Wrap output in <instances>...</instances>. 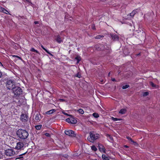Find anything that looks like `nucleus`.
I'll return each instance as SVG.
<instances>
[{
  "label": "nucleus",
  "instance_id": "obj_28",
  "mask_svg": "<svg viewBox=\"0 0 160 160\" xmlns=\"http://www.w3.org/2000/svg\"><path fill=\"white\" fill-rule=\"evenodd\" d=\"M91 148L92 150H93L94 151H96L97 150L95 146H92L91 147Z\"/></svg>",
  "mask_w": 160,
  "mask_h": 160
},
{
  "label": "nucleus",
  "instance_id": "obj_20",
  "mask_svg": "<svg viewBox=\"0 0 160 160\" xmlns=\"http://www.w3.org/2000/svg\"><path fill=\"white\" fill-rule=\"evenodd\" d=\"M41 46V47L43 48V49L47 53H48L50 55L52 56V55L51 53L47 50L42 45Z\"/></svg>",
  "mask_w": 160,
  "mask_h": 160
},
{
  "label": "nucleus",
  "instance_id": "obj_38",
  "mask_svg": "<svg viewBox=\"0 0 160 160\" xmlns=\"http://www.w3.org/2000/svg\"><path fill=\"white\" fill-rule=\"evenodd\" d=\"M62 113L64 114L65 115H66L67 116H69L68 114H67V113H66V112H62Z\"/></svg>",
  "mask_w": 160,
  "mask_h": 160
},
{
  "label": "nucleus",
  "instance_id": "obj_3",
  "mask_svg": "<svg viewBox=\"0 0 160 160\" xmlns=\"http://www.w3.org/2000/svg\"><path fill=\"white\" fill-rule=\"evenodd\" d=\"M15 82L14 81L9 80L6 83V86L7 88L9 90H13V88L15 86Z\"/></svg>",
  "mask_w": 160,
  "mask_h": 160
},
{
  "label": "nucleus",
  "instance_id": "obj_23",
  "mask_svg": "<svg viewBox=\"0 0 160 160\" xmlns=\"http://www.w3.org/2000/svg\"><path fill=\"white\" fill-rule=\"evenodd\" d=\"M42 125H37L35 126V128L36 129L39 130L41 128Z\"/></svg>",
  "mask_w": 160,
  "mask_h": 160
},
{
  "label": "nucleus",
  "instance_id": "obj_36",
  "mask_svg": "<svg viewBox=\"0 0 160 160\" xmlns=\"http://www.w3.org/2000/svg\"><path fill=\"white\" fill-rule=\"evenodd\" d=\"M127 138L128 140H129V141H131V142H132V141H133V140L132 139V138H130L129 137H127Z\"/></svg>",
  "mask_w": 160,
  "mask_h": 160
},
{
  "label": "nucleus",
  "instance_id": "obj_49",
  "mask_svg": "<svg viewBox=\"0 0 160 160\" xmlns=\"http://www.w3.org/2000/svg\"><path fill=\"white\" fill-rule=\"evenodd\" d=\"M124 147H126V148H127V147H128L127 146V145H125V146H124Z\"/></svg>",
  "mask_w": 160,
  "mask_h": 160
},
{
  "label": "nucleus",
  "instance_id": "obj_43",
  "mask_svg": "<svg viewBox=\"0 0 160 160\" xmlns=\"http://www.w3.org/2000/svg\"><path fill=\"white\" fill-rule=\"evenodd\" d=\"M112 81H113V82H114V81H116V80H115V78H112Z\"/></svg>",
  "mask_w": 160,
  "mask_h": 160
},
{
  "label": "nucleus",
  "instance_id": "obj_27",
  "mask_svg": "<svg viewBox=\"0 0 160 160\" xmlns=\"http://www.w3.org/2000/svg\"><path fill=\"white\" fill-rule=\"evenodd\" d=\"M129 87V85H126L123 86L122 87V88L123 89H125Z\"/></svg>",
  "mask_w": 160,
  "mask_h": 160
},
{
  "label": "nucleus",
  "instance_id": "obj_1",
  "mask_svg": "<svg viewBox=\"0 0 160 160\" xmlns=\"http://www.w3.org/2000/svg\"><path fill=\"white\" fill-rule=\"evenodd\" d=\"M17 134L20 138L23 140L27 138L29 135L28 132L23 129H19L17 131Z\"/></svg>",
  "mask_w": 160,
  "mask_h": 160
},
{
  "label": "nucleus",
  "instance_id": "obj_45",
  "mask_svg": "<svg viewBox=\"0 0 160 160\" xmlns=\"http://www.w3.org/2000/svg\"><path fill=\"white\" fill-rule=\"evenodd\" d=\"M60 101H64V100L63 99H60Z\"/></svg>",
  "mask_w": 160,
  "mask_h": 160
},
{
  "label": "nucleus",
  "instance_id": "obj_8",
  "mask_svg": "<svg viewBox=\"0 0 160 160\" xmlns=\"http://www.w3.org/2000/svg\"><path fill=\"white\" fill-rule=\"evenodd\" d=\"M28 117L26 114H22L21 116V120L22 122H25L28 120Z\"/></svg>",
  "mask_w": 160,
  "mask_h": 160
},
{
  "label": "nucleus",
  "instance_id": "obj_22",
  "mask_svg": "<svg viewBox=\"0 0 160 160\" xmlns=\"http://www.w3.org/2000/svg\"><path fill=\"white\" fill-rule=\"evenodd\" d=\"M103 37V36L102 35H98L95 37V38L97 39H100Z\"/></svg>",
  "mask_w": 160,
  "mask_h": 160
},
{
  "label": "nucleus",
  "instance_id": "obj_41",
  "mask_svg": "<svg viewBox=\"0 0 160 160\" xmlns=\"http://www.w3.org/2000/svg\"><path fill=\"white\" fill-rule=\"evenodd\" d=\"M26 153V152H25V153H23L21 155L19 156V157L18 158H21L22 157H21V156L22 155H24Z\"/></svg>",
  "mask_w": 160,
  "mask_h": 160
},
{
  "label": "nucleus",
  "instance_id": "obj_39",
  "mask_svg": "<svg viewBox=\"0 0 160 160\" xmlns=\"http://www.w3.org/2000/svg\"><path fill=\"white\" fill-rule=\"evenodd\" d=\"M45 135L46 136H48V137H49L50 136L49 134L48 133H45Z\"/></svg>",
  "mask_w": 160,
  "mask_h": 160
},
{
  "label": "nucleus",
  "instance_id": "obj_10",
  "mask_svg": "<svg viewBox=\"0 0 160 160\" xmlns=\"http://www.w3.org/2000/svg\"><path fill=\"white\" fill-rule=\"evenodd\" d=\"M34 119L37 122H39L40 121L41 118V116L39 113H37L35 115Z\"/></svg>",
  "mask_w": 160,
  "mask_h": 160
},
{
  "label": "nucleus",
  "instance_id": "obj_44",
  "mask_svg": "<svg viewBox=\"0 0 160 160\" xmlns=\"http://www.w3.org/2000/svg\"><path fill=\"white\" fill-rule=\"evenodd\" d=\"M34 23L35 24H37L38 23V21H35Z\"/></svg>",
  "mask_w": 160,
  "mask_h": 160
},
{
  "label": "nucleus",
  "instance_id": "obj_9",
  "mask_svg": "<svg viewBox=\"0 0 160 160\" xmlns=\"http://www.w3.org/2000/svg\"><path fill=\"white\" fill-rule=\"evenodd\" d=\"M23 146L24 144L22 142H19L17 143L15 148L17 149H22L23 147Z\"/></svg>",
  "mask_w": 160,
  "mask_h": 160
},
{
  "label": "nucleus",
  "instance_id": "obj_15",
  "mask_svg": "<svg viewBox=\"0 0 160 160\" xmlns=\"http://www.w3.org/2000/svg\"><path fill=\"white\" fill-rule=\"evenodd\" d=\"M102 158L103 160H109V158L107 155L103 154L102 156Z\"/></svg>",
  "mask_w": 160,
  "mask_h": 160
},
{
  "label": "nucleus",
  "instance_id": "obj_30",
  "mask_svg": "<svg viewBox=\"0 0 160 160\" xmlns=\"http://www.w3.org/2000/svg\"><path fill=\"white\" fill-rule=\"evenodd\" d=\"M3 11H2V12L5 13H6L7 14H8V13H9V12H8V11H7L4 8H3Z\"/></svg>",
  "mask_w": 160,
  "mask_h": 160
},
{
  "label": "nucleus",
  "instance_id": "obj_11",
  "mask_svg": "<svg viewBox=\"0 0 160 160\" xmlns=\"http://www.w3.org/2000/svg\"><path fill=\"white\" fill-rule=\"evenodd\" d=\"M55 40L58 43H60L62 42V39L60 38L59 35L56 36Z\"/></svg>",
  "mask_w": 160,
  "mask_h": 160
},
{
  "label": "nucleus",
  "instance_id": "obj_5",
  "mask_svg": "<svg viewBox=\"0 0 160 160\" xmlns=\"http://www.w3.org/2000/svg\"><path fill=\"white\" fill-rule=\"evenodd\" d=\"M5 154L7 156H14L15 153L13 149H10L5 150Z\"/></svg>",
  "mask_w": 160,
  "mask_h": 160
},
{
  "label": "nucleus",
  "instance_id": "obj_29",
  "mask_svg": "<svg viewBox=\"0 0 160 160\" xmlns=\"http://www.w3.org/2000/svg\"><path fill=\"white\" fill-rule=\"evenodd\" d=\"M3 11H2V12L5 13H6L7 14H8V13H9V12H8V11H7L4 8H3Z\"/></svg>",
  "mask_w": 160,
  "mask_h": 160
},
{
  "label": "nucleus",
  "instance_id": "obj_19",
  "mask_svg": "<svg viewBox=\"0 0 160 160\" xmlns=\"http://www.w3.org/2000/svg\"><path fill=\"white\" fill-rule=\"evenodd\" d=\"M126 111L125 109H122L119 111V113L122 114H124L126 112Z\"/></svg>",
  "mask_w": 160,
  "mask_h": 160
},
{
  "label": "nucleus",
  "instance_id": "obj_2",
  "mask_svg": "<svg viewBox=\"0 0 160 160\" xmlns=\"http://www.w3.org/2000/svg\"><path fill=\"white\" fill-rule=\"evenodd\" d=\"M99 137V134L95 133L93 132H91L90 133V135L88 138V140L91 142H93L95 140L98 139Z\"/></svg>",
  "mask_w": 160,
  "mask_h": 160
},
{
  "label": "nucleus",
  "instance_id": "obj_16",
  "mask_svg": "<svg viewBox=\"0 0 160 160\" xmlns=\"http://www.w3.org/2000/svg\"><path fill=\"white\" fill-rule=\"evenodd\" d=\"M106 136L107 138V139L108 140H110L111 141H113V138H112V137L111 135H110L109 134H107L106 135Z\"/></svg>",
  "mask_w": 160,
  "mask_h": 160
},
{
  "label": "nucleus",
  "instance_id": "obj_48",
  "mask_svg": "<svg viewBox=\"0 0 160 160\" xmlns=\"http://www.w3.org/2000/svg\"><path fill=\"white\" fill-rule=\"evenodd\" d=\"M110 72H109L108 74V76H109L110 75Z\"/></svg>",
  "mask_w": 160,
  "mask_h": 160
},
{
  "label": "nucleus",
  "instance_id": "obj_32",
  "mask_svg": "<svg viewBox=\"0 0 160 160\" xmlns=\"http://www.w3.org/2000/svg\"><path fill=\"white\" fill-rule=\"evenodd\" d=\"M131 142H132V144H133L134 145L136 146H137L138 145V143L136 142H134L133 140Z\"/></svg>",
  "mask_w": 160,
  "mask_h": 160
},
{
  "label": "nucleus",
  "instance_id": "obj_35",
  "mask_svg": "<svg viewBox=\"0 0 160 160\" xmlns=\"http://www.w3.org/2000/svg\"><path fill=\"white\" fill-rule=\"evenodd\" d=\"M13 57H16V58H18V59L22 60V58L18 56H16V55H13Z\"/></svg>",
  "mask_w": 160,
  "mask_h": 160
},
{
  "label": "nucleus",
  "instance_id": "obj_47",
  "mask_svg": "<svg viewBox=\"0 0 160 160\" xmlns=\"http://www.w3.org/2000/svg\"><path fill=\"white\" fill-rule=\"evenodd\" d=\"M28 2H30V0H26Z\"/></svg>",
  "mask_w": 160,
  "mask_h": 160
},
{
  "label": "nucleus",
  "instance_id": "obj_21",
  "mask_svg": "<svg viewBox=\"0 0 160 160\" xmlns=\"http://www.w3.org/2000/svg\"><path fill=\"white\" fill-rule=\"evenodd\" d=\"M77 111L80 113L81 114H83L84 113V112L82 109H79L77 110Z\"/></svg>",
  "mask_w": 160,
  "mask_h": 160
},
{
  "label": "nucleus",
  "instance_id": "obj_40",
  "mask_svg": "<svg viewBox=\"0 0 160 160\" xmlns=\"http://www.w3.org/2000/svg\"><path fill=\"white\" fill-rule=\"evenodd\" d=\"M3 8L1 7H0V12H2V11H3Z\"/></svg>",
  "mask_w": 160,
  "mask_h": 160
},
{
  "label": "nucleus",
  "instance_id": "obj_12",
  "mask_svg": "<svg viewBox=\"0 0 160 160\" xmlns=\"http://www.w3.org/2000/svg\"><path fill=\"white\" fill-rule=\"evenodd\" d=\"M111 36L112 39L114 41H117L119 37L116 34H111Z\"/></svg>",
  "mask_w": 160,
  "mask_h": 160
},
{
  "label": "nucleus",
  "instance_id": "obj_25",
  "mask_svg": "<svg viewBox=\"0 0 160 160\" xmlns=\"http://www.w3.org/2000/svg\"><path fill=\"white\" fill-rule=\"evenodd\" d=\"M112 120L114 121H117L118 120H121V119H118L117 118H115L114 117H112Z\"/></svg>",
  "mask_w": 160,
  "mask_h": 160
},
{
  "label": "nucleus",
  "instance_id": "obj_33",
  "mask_svg": "<svg viewBox=\"0 0 160 160\" xmlns=\"http://www.w3.org/2000/svg\"><path fill=\"white\" fill-rule=\"evenodd\" d=\"M31 51L32 52H36L37 53H38V52L35 49H34V48H32L31 49Z\"/></svg>",
  "mask_w": 160,
  "mask_h": 160
},
{
  "label": "nucleus",
  "instance_id": "obj_34",
  "mask_svg": "<svg viewBox=\"0 0 160 160\" xmlns=\"http://www.w3.org/2000/svg\"><path fill=\"white\" fill-rule=\"evenodd\" d=\"M75 59L77 60V63H78L80 60V58L78 57H77L75 58Z\"/></svg>",
  "mask_w": 160,
  "mask_h": 160
},
{
  "label": "nucleus",
  "instance_id": "obj_31",
  "mask_svg": "<svg viewBox=\"0 0 160 160\" xmlns=\"http://www.w3.org/2000/svg\"><path fill=\"white\" fill-rule=\"evenodd\" d=\"M3 11H2V12L5 13H6L7 14H8V13H9V12H8V11H7L4 8H3Z\"/></svg>",
  "mask_w": 160,
  "mask_h": 160
},
{
  "label": "nucleus",
  "instance_id": "obj_13",
  "mask_svg": "<svg viewBox=\"0 0 160 160\" xmlns=\"http://www.w3.org/2000/svg\"><path fill=\"white\" fill-rule=\"evenodd\" d=\"M99 148L101 152H105V149L104 147L101 144L98 145Z\"/></svg>",
  "mask_w": 160,
  "mask_h": 160
},
{
  "label": "nucleus",
  "instance_id": "obj_46",
  "mask_svg": "<svg viewBox=\"0 0 160 160\" xmlns=\"http://www.w3.org/2000/svg\"><path fill=\"white\" fill-rule=\"evenodd\" d=\"M98 45H96L95 46V47L96 48V49H97V48H98Z\"/></svg>",
  "mask_w": 160,
  "mask_h": 160
},
{
  "label": "nucleus",
  "instance_id": "obj_42",
  "mask_svg": "<svg viewBox=\"0 0 160 160\" xmlns=\"http://www.w3.org/2000/svg\"><path fill=\"white\" fill-rule=\"evenodd\" d=\"M2 72L0 71V78L2 77Z\"/></svg>",
  "mask_w": 160,
  "mask_h": 160
},
{
  "label": "nucleus",
  "instance_id": "obj_24",
  "mask_svg": "<svg viewBox=\"0 0 160 160\" xmlns=\"http://www.w3.org/2000/svg\"><path fill=\"white\" fill-rule=\"evenodd\" d=\"M92 115L93 117L95 118H98L99 117L98 114L96 113H94L92 114Z\"/></svg>",
  "mask_w": 160,
  "mask_h": 160
},
{
  "label": "nucleus",
  "instance_id": "obj_18",
  "mask_svg": "<svg viewBox=\"0 0 160 160\" xmlns=\"http://www.w3.org/2000/svg\"><path fill=\"white\" fill-rule=\"evenodd\" d=\"M137 12L136 10H134L132 12L130 13V16L132 17H133L135 14Z\"/></svg>",
  "mask_w": 160,
  "mask_h": 160
},
{
  "label": "nucleus",
  "instance_id": "obj_50",
  "mask_svg": "<svg viewBox=\"0 0 160 160\" xmlns=\"http://www.w3.org/2000/svg\"><path fill=\"white\" fill-rule=\"evenodd\" d=\"M92 28L93 29H95V28L94 27H92Z\"/></svg>",
  "mask_w": 160,
  "mask_h": 160
},
{
  "label": "nucleus",
  "instance_id": "obj_26",
  "mask_svg": "<svg viewBox=\"0 0 160 160\" xmlns=\"http://www.w3.org/2000/svg\"><path fill=\"white\" fill-rule=\"evenodd\" d=\"M149 94V93L148 92H144L143 93V96H148Z\"/></svg>",
  "mask_w": 160,
  "mask_h": 160
},
{
  "label": "nucleus",
  "instance_id": "obj_6",
  "mask_svg": "<svg viewBox=\"0 0 160 160\" xmlns=\"http://www.w3.org/2000/svg\"><path fill=\"white\" fill-rule=\"evenodd\" d=\"M65 134L69 136L72 137H75L76 134L74 133V132L72 130H65Z\"/></svg>",
  "mask_w": 160,
  "mask_h": 160
},
{
  "label": "nucleus",
  "instance_id": "obj_7",
  "mask_svg": "<svg viewBox=\"0 0 160 160\" xmlns=\"http://www.w3.org/2000/svg\"><path fill=\"white\" fill-rule=\"evenodd\" d=\"M67 122L72 124H75L77 122V120L73 118H68L66 119Z\"/></svg>",
  "mask_w": 160,
  "mask_h": 160
},
{
  "label": "nucleus",
  "instance_id": "obj_37",
  "mask_svg": "<svg viewBox=\"0 0 160 160\" xmlns=\"http://www.w3.org/2000/svg\"><path fill=\"white\" fill-rule=\"evenodd\" d=\"M76 76L77 77H78L79 78H80V75L79 74V73H78L77 74V75H76Z\"/></svg>",
  "mask_w": 160,
  "mask_h": 160
},
{
  "label": "nucleus",
  "instance_id": "obj_4",
  "mask_svg": "<svg viewBox=\"0 0 160 160\" xmlns=\"http://www.w3.org/2000/svg\"><path fill=\"white\" fill-rule=\"evenodd\" d=\"M13 92L14 93L15 95H20L22 93V89L19 87H15L13 88L12 90Z\"/></svg>",
  "mask_w": 160,
  "mask_h": 160
},
{
  "label": "nucleus",
  "instance_id": "obj_51",
  "mask_svg": "<svg viewBox=\"0 0 160 160\" xmlns=\"http://www.w3.org/2000/svg\"><path fill=\"white\" fill-rule=\"evenodd\" d=\"M1 65H2V66H3L2 64L1 63Z\"/></svg>",
  "mask_w": 160,
  "mask_h": 160
},
{
  "label": "nucleus",
  "instance_id": "obj_14",
  "mask_svg": "<svg viewBox=\"0 0 160 160\" xmlns=\"http://www.w3.org/2000/svg\"><path fill=\"white\" fill-rule=\"evenodd\" d=\"M56 111V110L54 109H51L49 111L47 112H46V113L47 114L49 115L52 114L54 112Z\"/></svg>",
  "mask_w": 160,
  "mask_h": 160
},
{
  "label": "nucleus",
  "instance_id": "obj_17",
  "mask_svg": "<svg viewBox=\"0 0 160 160\" xmlns=\"http://www.w3.org/2000/svg\"><path fill=\"white\" fill-rule=\"evenodd\" d=\"M150 85L153 88H158V85H156L153 83L152 82H150Z\"/></svg>",
  "mask_w": 160,
  "mask_h": 160
},
{
  "label": "nucleus",
  "instance_id": "obj_52",
  "mask_svg": "<svg viewBox=\"0 0 160 160\" xmlns=\"http://www.w3.org/2000/svg\"><path fill=\"white\" fill-rule=\"evenodd\" d=\"M96 160H97V159H96Z\"/></svg>",
  "mask_w": 160,
  "mask_h": 160
}]
</instances>
